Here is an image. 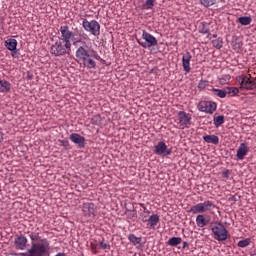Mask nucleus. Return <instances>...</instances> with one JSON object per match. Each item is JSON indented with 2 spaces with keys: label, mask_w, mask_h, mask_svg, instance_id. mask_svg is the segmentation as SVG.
<instances>
[{
  "label": "nucleus",
  "mask_w": 256,
  "mask_h": 256,
  "mask_svg": "<svg viewBox=\"0 0 256 256\" xmlns=\"http://www.w3.org/2000/svg\"><path fill=\"white\" fill-rule=\"evenodd\" d=\"M77 63L84 69H97V62L101 61V56L97 50L89 48L88 45L79 46L75 52Z\"/></svg>",
  "instance_id": "f257e3e1"
},
{
  "label": "nucleus",
  "mask_w": 256,
  "mask_h": 256,
  "mask_svg": "<svg viewBox=\"0 0 256 256\" xmlns=\"http://www.w3.org/2000/svg\"><path fill=\"white\" fill-rule=\"evenodd\" d=\"M75 33L79 37L78 39H75ZM75 33L69 29V26L63 25L60 27L61 36L58 39L64 41V43H67L68 45H72L71 41H74L73 45L89 41V35H87L83 29H76Z\"/></svg>",
  "instance_id": "f03ea898"
},
{
  "label": "nucleus",
  "mask_w": 256,
  "mask_h": 256,
  "mask_svg": "<svg viewBox=\"0 0 256 256\" xmlns=\"http://www.w3.org/2000/svg\"><path fill=\"white\" fill-rule=\"evenodd\" d=\"M50 243L47 239H41L40 242H32L28 249L30 256H48L50 251Z\"/></svg>",
  "instance_id": "7ed1b4c3"
},
{
  "label": "nucleus",
  "mask_w": 256,
  "mask_h": 256,
  "mask_svg": "<svg viewBox=\"0 0 256 256\" xmlns=\"http://www.w3.org/2000/svg\"><path fill=\"white\" fill-rule=\"evenodd\" d=\"M71 47V44H67V42L58 38V40L51 45L50 53L54 55V57H65V55H71Z\"/></svg>",
  "instance_id": "20e7f679"
},
{
  "label": "nucleus",
  "mask_w": 256,
  "mask_h": 256,
  "mask_svg": "<svg viewBox=\"0 0 256 256\" xmlns=\"http://www.w3.org/2000/svg\"><path fill=\"white\" fill-rule=\"evenodd\" d=\"M211 231L214 235L216 241H227L229 239V231L225 228V225L221 222H215L211 228Z\"/></svg>",
  "instance_id": "39448f33"
},
{
  "label": "nucleus",
  "mask_w": 256,
  "mask_h": 256,
  "mask_svg": "<svg viewBox=\"0 0 256 256\" xmlns=\"http://www.w3.org/2000/svg\"><path fill=\"white\" fill-rule=\"evenodd\" d=\"M212 209H215V205L210 200H206L204 202L192 206L189 212L192 213L193 215H203V213L212 211Z\"/></svg>",
  "instance_id": "423d86ee"
},
{
  "label": "nucleus",
  "mask_w": 256,
  "mask_h": 256,
  "mask_svg": "<svg viewBox=\"0 0 256 256\" xmlns=\"http://www.w3.org/2000/svg\"><path fill=\"white\" fill-rule=\"evenodd\" d=\"M82 27L88 33H91V35H94V37H99V35H101V24H99L97 20L89 21L87 19H84L82 21Z\"/></svg>",
  "instance_id": "0eeeda50"
},
{
  "label": "nucleus",
  "mask_w": 256,
  "mask_h": 256,
  "mask_svg": "<svg viewBox=\"0 0 256 256\" xmlns=\"http://www.w3.org/2000/svg\"><path fill=\"white\" fill-rule=\"evenodd\" d=\"M142 39H144L145 42H141L140 40H137L138 45L140 47H143V49H149L151 47H157L158 41L155 36L151 35L149 32L143 30L142 31Z\"/></svg>",
  "instance_id": "6e6552de"
},
{
  "label": "nucleus",
  "mask_w": 256,
  "mask_h": 256,
  "mask_svg": "<svg viewBox=\"0 0 256 256\" xmlns=\"http://www.w3.org/2000/svg\"><path fill=\"white\" fill-rule=\"evenodd\" d=\"M236 81L239 83L241 89H247L248 91H253V89H256L255 79L253 78L242 75L238 76Z\"/></svg>",
  "instance_id": "1a4fd4ad"
},
{
  "label": "nucleus",
  "mask_w": 256,
  "mask_h": 256,
  "mask_svg": "<svg viewBox=\"0 0 256 256\" xmlns=\"http://www.w3.org/2000/svg\"><path fill=\"white\" fill-rule=\"evenodd\" d=\"M198 110L202 113H208L209 115H213L215 111H217V103L209 102V101H201L198 104Z\"/></svg>",
  "instance_id": "9d476101"
},
{
  "label": "nucleus",
  "mask_w": 256,
  "mask_h": 256,
  "mask_svg": "<svg viewBox=\"0 0 256 256\" xmlns=\"http://www.w3.org/2000/svg\"><path fill=\"white\" fill-rule=\"evenodd\" d=\"M82 213L84 217L88 219H93L97 215V206L94 203L87 202L83 204Z\"/></svg>",
  "instance_id": "9b49d317"
},
{
  "label": "nucleus",
  "mask_w": 256,
  "mask_h": 256,
  "mask_svg": "<svg viewBox=\"0 0 256 256\" xmlns=\"http://www.w3.org/2000/svg\"><path fill=\"white\" fill-rule=\"evenodd\" d=\"M178 123L182 129H189L191 125V114L185 111L178 112Z\"/></svg>",
  "instance_id": "f8f14e48"
},
{
  "label": "nucleus",
  "mask_w": 256,
  "mask_h": 256,
  "mask_svg": "<svg viewBox=\"0 0 256 256\" xmlns=\"http://www.w3.org/2000/svg\"><path fill=\"white\" fill-rule=\"evenodd\" d=\"M154 153L155 155H162L163 157H167L168 155H171L172 151L167 146V144H165V142L160 141L154 147Z\"/></svg>",
  "instance_id": "ddd939ff"
},
{
  "label": "nucleus",
  "mask_w": 256,
  "mask_h": 256,
  "mask_svg": "<svg viewBox=\"0 0 256 256\" xmlns=\"http://www.w3.org/2000/svg\"><path fill=\"white\" fill-rule=\"evenodd\" d=\"M69 139L74 145H77L79 149H84L85 147V137L81 136V134L72 133L69 136Z\"/></svg>",
  "instance_id": "4468645a"
},
{
  "label": "nucleus",
  "mask_w": 256,
  "mask_h": 256,
  "mask_svg": "<svg viewBox=\"0 0 256 256\" xmlns=\"http://www.w3.org/2000/svg\"><path fill=\"white\" fill-rule=\"evenodd\" d=\"M191 59H193L191 52H186L182 56V67L185 73H191Z\"/></svg>",
  "instance_id": "2eb2a0df"
},
{
  "label": "nucleus",
  "mask_w": 256,
  "mask_h": 256,
  "mask_svg": "<svg viewBox=\"0 0 256 256\" xmlns=\"http://www.w3.org/2000/svg\"><path fill=\"white\" fill-rule=\"evenodd\" d=\"M210 222L211 217L209 216H205L203 214H199L198 216H196V225L201 229H203V227H207V225H209Z\"/></svg>",
  "instance_id": "dca6fc26"
},
{
  "label": "nucleus",
  "mask_w": 256,
  "mask_h": 256,
  "mask_svg": "<svg viewBox=\"0 0 256 256\" xmlns=\"http://www.w3.org/2000/svg\"><path fill=\"white\" fill-rule=\"evenodd\" d=\"M14 244L16 249H20V251H25V249H27V237H25L24 235L18 236L14 240Z\"/></svg>",
  "instance_id": "f3484780"
},
{
  "label": "nucleus",
  "mask_w": 256,
  "mask_h": 256,
  "mask_svg": "<svg viewBox=\"0 0 256 256\" xmlns=\"http://www.w3.org/2000/svg\"><path fill=\"white\" fill-rule=\"evenodd\" d=\"M247 153H249V146L245 143H241L240 146L238 147L236 157L240 161H243L245 157L247 156Z\"/></svg>",
  "instance_id": "a211bd4d"
},
{
  "label": "nucleus",
  "mask_w": 256,
  "mask_h": 256,
  "mask_svg": "<svg viewBox=\"0 0 256 256\" xmlns=\"http://www.w3.org/2000/svg\"><path fill=\"white\" fill-rule=\"evenodd\" d=\"M5 47L8 51H16L17 49V40L15 38H9L5 40Z\"/></svg>",
  "instance_id": "6ab92c4d"
},
{
  "label": "nucleus",
  "mask_w": 256,
  "mask_h": 256,
  "mask_svg": "<svg viewBox=\"0 0 256 256\" xmlns=\"http://www.w3.org/2000/svg\"><path fill=\"white\" fill-rule=\"evenodd\" d=\"M159 221H160L159 215L153 214L148 218V225L150 226L151 229H155Z\"/></svg>",
  "instance_id": "aec40b11"
},
{
  "label": "nucleus",
  "mask_w": 256,
  "mask_h": 256,
  "mask_svg": "<svg viewBox=\"0 0 256 256\" xmlns=\"http://www.w3.org/2000/svg\"><path fill=\"white\" fill-rule=\"evenodd\" d=\"M203 140L206 143H212V145H219V136L217 135H205L203 136Z\"/></svg>",
  "instance_id": "412c9836"
},
{
  "label": "nucleus",
  "mask_w": 256,
  "mask_h": 256,
  "mask_svg": "<svg viewBox=\"0 0 256 256\" xmlns=\"http://www.w3.org/2000/svg\"><path fill=\"white\" fill-rule=\"evenodd\" d=\"M11 91V83L7 80H0V93H9Z\"/></svg>",
  "instance_id": "4be33fe9"
},
{
  "label": "nucleus",
  "mask_w": 256,
  "mask_h": 256,
  "mask_svg": "<svg viewBox=\"0 0 256 256\" xmlns=\"http://www.w3.org/2000/svg\"><path fill=\"white\" fill-rule=\"evenodd\" d=\"M183 243V239L181 237H172L167 241V245L170 247H177V245H181Z\"/></svg>",
  "instance_id": "5701e85b"
},
{
  "label": "nucleus",
  "mask_w": 256,
  "mask_h": 256,
  "mask_svg": "<svg viewBox=\"0 0 256 256\" xmlns=\"http://www.w3.org/2000/svg\"><path fill=\"white\" fill-rule=\"evenodd\" d=\"M211 91H213L214 95H216L217 97H220V99H225L227 97V91L226 90L212 88Z\"/></svg>",
  "instance_id": "b1692460"
},
{
  "label": "nucleus",
  "mask_w": 256,
  "mask_h": 256,
  "mask_svg": "<svg viewBox=\"0 0 256 256\" xmlns=\"http://www.w3.org/2000/svg\"><path fill=\"white\" fill-rule=\"evenodd\" d=\"M143 238L135 236V234H130L128 236V241L132 243V245H141V241Z\"/></svg>",
  "instance_id": "393cba45"
},
{
  "label": "nucleus",
  "mask_w": 256,
  "mask_h": 256,
  "mask_svg": "<svg viewBox=\"0 0 256 256\" xmlns=\"http://www.w3.org/2000/svg\"><path fill=\"white\" fill-rule=\"evenodd\" d=\"M251 21H253V20L249 16H242V17L238 18V23H240V25H244V26L251 25Z\"/></svg>",
  "instance_id": "a878e982"
},
{
  "label": "nucleus",
  "mask_w": 256,
  "mask_h": 256,
  "mask_svg": "<svg viewBox=\"0 0 256 256\" xmlns=\"http://www.w3.org/2000/svg\"><path fill=\"white\" fill-rule=\"evenodd\" d=\"M237 94H239V88L237 87L226 88V95H230V97H235V95Z\"/></svg>",
  "instance_id": "bb28decb"
},
{
  "label": "nucleus",
  "mask_w": 256,
  "mask_h": 256,
  "mask_svg": "<svg viewBox=\"0 0 256 256\" xmlns=\"http://www.w3.org/2000/svg\"><path fill=\"white\" fill-rule=\"evenodd\" d=\"M215 127H220L225 123V116H216L213 119Z\"/></svg>",
  "instance_id": "cd10ccee"
},
{
  "label": "nucleus",
  "mask_w": 256,
  "mask_h": 256,
  "mask_svg": "<svg viewBox=\"0 0 256 256\" xmlns=\"http://www.w3.org/2000/svg\"><path fill=\"white\" fill-rule=\"evenodd\" d=\"M229 81H231V75L229 74H224L219 78L220 85H227Z\"/></svg>",
  "instance_id": "c85d7f7f"
},
{
  "label": "nucleus",
  "mask_w": 256,
  "mask_h": 256,
  "mask_svg": "<svg viewBox=\"0 0 256 256\" xmlns=\"http://www.w3.org/2000/svg\"><path fill=\"white\" fill-rule=\"evenodd\" d=\"M237 245L238 247L245 249V247H249V245H251V239L246 238L244 240H240Z\"/></svg>",
  "instance_id": "c756f323"
},
{
  "label": "nucleus",
  "mask_w": 256,
  "mask_h": 256,
  "mask_svg": "<svg viewBox=\"0 0 256 256\" xmlns=\"http://www.w3.org/2000/svg\"><path fill=\"white\" fill-rule=\"evenodd\" d=\"M207 87H211V85L209 84V81L207 80H201L198 84V89L200 91H203V89H207Z\"/></svg>",
  "instance_id": "7c9ffc66"
},
{
  "label": "nucleus",
  "mask_w": 256,
  "mask_h": 256,
  "mask_svg": "<svg viewBox=\"0 0 256 256\" xmlns=\"http://www.w3.org/2000/svg\"><path fill=\"white\" fill-rule=\"evenodd\" d=\"M212 45L216 49H221V47H223V39L217 38V39L213 40Z\"/></svg>",
  "instance_id": "2f4dec72"
},
{
  "label": "nucleus",
  "mask_w": 256,
  "mask_h": 256,
  "mask_svg": "<svg viewBox=\"0 0 256 256\" xmlns=\"http://www.w3.org/2000/svg\"><path fill=\"white\" fill-rule=\"evenodd\" d=\"M29 237L32 243H37V241H41V236H39V233L31 232L29 234Z\"/></svg>",
  "instance_id": "473e14b6"
},
{
  "label": "nucleus",
  "mask_w": 256,
  "mask_h": 256,
  "mask_svg": "<svg viewBox=\"0 0 256 256\" xmlns=\"http://www.w3.org/2000/svg\"><path fill=\"white\" fill-rule=\"evenodd\" d=\"M216 0H200L201 5L204 7H211L215 5Z\"/></svg>",
  "instance_id": "72a5a7b5"
},
{
  "label": "nucleus",
  "mask_w": 256,
  "mask_h": 256,
  "mask_svg": "<svg viewBox=\"0 0 256 256\" xmlns=\"http://www.w3.org/2000/svg\"><path fill=\"white\" fill-rule=\"evenodd\" d=\"M92 125H99L101 123V115H94L91 118Z\"/></svg>",
  "instance_id": "f704fd0d"
},
{
  "label": "nucleus",
  "mask_w": 256,
  "mask_h": 256,
  "mask_svg": "<svg viewBox=\"0 0 256 256\" xmlns=\"http://www.w3.org/2000/svg\"><path fill=\"white\" fill-rule=\"evenodd\" d=\"M59 143L64 149H69L71 147V144L69 143V140H59Z\"/></svg>",
  "instance_id": "c9c22d12"
},
{
  "label": "nucleus",
  "mask_w": 256,
  "mask_h": 256,
  "mask_svg": "<svg viewBox=\"0 0 256 256\" xmlns=\"http://www.w3.org/2000/svg\"><path fill=\"white\" fill-rule=\"evenodd\" d=\"M154 5H155V0H146L145 1L146 9H153Z\"/></svg>",
  "instance_id": "e433bc0d"
},
{
  "label": "nucleus",
  "mask_w": 256,
  "mask_h": 256,
  "mask_svg": "<svg viewBox=\"0 0 256 256\" xmlns=\"http://www.w3.org/2000/svg\"><path fill=\"white\" fill-rule=\"evenodd\" d=\"M199 33L205 35L206 33H209V29H207V27L204 24H202V26L199 29Z\"/></svg>",
  "instance_id": "4c0bfd02"
},
{
  "label": "nucleus",
  "mask_w": 256,
  "mask_h": 256,
  "mask_svg": "<svg viewBox=\"0 0 256 256\" xmlns=\"http://www.w3.org/2000/svg\"><path fill=\"white\" fill-rule=\"evenodd\" d=\"M99 245L101 249H111V246L103 241L100 242Z\"/></svg>",
  "instance_id": "58836bf2"
},
{
  "label": "nucleus",
  "mask_w": 256,
  "mask_h": 256,
  "mask_svg": "<svg viewBox=\"0 0 256 256\" xmlns=\"http://www.w3.org/2000/svg\"><path fill=\"white\" fill-rule=\"evenodd\" d=\"M229 170H225L224 172H222V177H224V179H229Z\"/></svg>",
  "instance_id": "ea45409f"
},
{
  "label": "nucleus",
  "mask_w": 256,
  "mask_h": 256,
  "mask_svg": "<svg viewBox=\"0 0 256 256\" xmlns=\"http://www.w3.org/2000/svg\"><path fill=\"white\" fill-rule=\"evenodd\" d=\"M26 79H27L28 81H31V79H33V73L27 72Z\"/></svg>",
  "instance_id": "a19ab883"
},
{
  "label": "nucleus",
  "mask_w": 256,
  "mask_h": 256,
  "mask_svg": "<svg viewBox=\"0 0 256 256\" xmlns=\"http://www.w3.org/2000/svg\"><path fill=\"white\" fill-rule=\"evenodd\" d=\"M17 256H31V254H30L29 250H27L24 253H18Z\"/></svg>",
  "instance_id": "79ce46f5"
},
{
  "label": "nucleus",
  "mask_w": 256,
  "mask_h": 256,
  "mask_svg": "<svg viewBox=\"0 0 256 256\" xmlns=\"http://www.w3.org/2000/svg\"><path fill=\"white\" fill-rule=\"evenodd\" d=\"M183 249H189V243L188 242H183Z\"/></svg>",
  "instance_id": "37998d69"
},
{
  "label": "nucleus",
  "mask_w": 256,
  "mask_h": 256,
  "mask_svg": "<svg viewBox=\"0 0 256 256\" xmlns=\"http://www.w3.org/2000/svg\"><path fill=\"white\" fill-rule=\"evenodd\" d=\"M142 221H143V223H149V218L143 217V218H142Z\"/></svg>",
  "instance_id": "c03bdc74"
},
{
  "label": "nucleus",
  "mask_w": 256,
  "mask_h": 256,
  "mask_svg": "<svg viewBox=\"0 0 256 256\" xmlns=\"http://www.w3.org/2000/svg\"><path fill=\"white\" fill-rule=\"evenodd\" d=\"M140 207H142L144 209V211H147V207H145V204L141 203Z\"/></svg>",
  "instance_id": "a18cd8bd"
},
{
  "label": "nucleus",
  "mask_w": 256,
  "mask_h": 256,
  "mask_svg": "<svg viewBox=\"0 0 256 256\" xmlns=\"http://www.w3.org/2000/svg\"><path fill=\"white\" fill-rule=\"evenodd\" d=\"M12 57H19V55H17V52H12Z\"/></svg>",
  "instance_id": "49530a36"
},
{
  "label": "nucleus",
  "mask_w": 256,
  "mask_h": 256,
  "mask_svg": "<svg viewBox=\"0 0 256 256\" xmlns=\"http://www.w3.org/2000/svg\"><path fill=\"white\" fill-rule=\"evenodd\" d=\"M3 141V134L0 132V143Z\"/></svg>",
  "instance_id": "de8ad7c7"
},
{
  "label": "nucleus",
  "mask_w": 256,
  "mask_h": 256,
  "mask_svg": "<svg viewBox=\"0 0 256 256\" xmlns=\"http://www.w3.org/2000/svg\"><path fill=\"white\" fill-rule=\"evenodd\" d=\"M207 39H211V33H208Z\"/></svg>",
  "instance_id": "09e8293b"
},
{
  "label": "nucleus",
  "mask_w": 256,
  "mask_h": 256,
  "mask_svg": "<svg viewBox=\"0 0 256 256\" xmlns=\"http://www.w3.org/2000/svg\"><path fill=\"white\" fill-rule=\"evenodd\" d=\"M212 37H213L214 39H216V37H217V34H213V35H212Z\"/></svg>",
  "instance_id": "8fccbe9b"
}]
</instances>
